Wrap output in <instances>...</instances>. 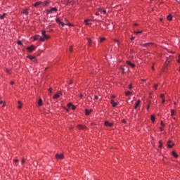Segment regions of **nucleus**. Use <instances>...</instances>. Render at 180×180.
Masks as SVG:
<instances>
[{"instance_id": "obj_1", "label": "nucleus", "mask_w": 180, "mask_h": 180, "mask_svg": "<svg viewBox=\"0 0 180 180\" xmlns=\"http://www.w3.org/2000/svg\"><path fill=\"white\" fill-rule=\"evenodd\" d=\"M63 20H64L65 23L61 22V20L58 18H57L56 19V23H58V25H61V26H63V27H64V26L65 25H68V26H72L71 23H70V22L68 21V20H67V18H64Z\"/></svg>"}, {"instance_id": "obj_2", "label": "nucleus", "mask_w": 180, "mask_h": 180, "mask_svg": "<svg viewBox=\"0 0 180 180\" xmlns=\"http://www.w3.org/2000/svg\"><path fill=\"white\" fill-rule=\"evenodd\" d=\"M28 53H32V51H34L36 50V47L34 45H32L27 48Z\"/></svg>"}, {"instance_id": "obj_3", "label": "nucleus", "mask_w": 180, "mask_h": 180, "mask_svg": "<svg viewBox=\"0 0 180 180\" xmlns=\"http://www.w3.org/2000/svg\"><path fill=\"white\" fill-rule=\"evenodd\" d=\"M58 9L56 7H53L49 10H47V13H53V12H57Z\"/></svg>"}, {"instance_id": "obj_4", "label": "nucleus", "mask_w": 180, "mask_h": 180, "mask_svg": "<svg viewBox=\"0 0 180 180\" xmlns=\"http://www.w3.org/2000/svg\"><path fill=\"white\" fill-rule=\"evenodd\" d=\"M42 36L45 40H49V39H50V36L46 34V31L42 32Z\"/></svg>"}, {"instance_id": "obj_5", "label": "nucleus", "mask_w": 180, "mask_h": 180, "mask_svg": "<svg viewBox=\"0 0 180 180\" xmlns=\"http://www.w3.org/2000/svg\"><path fill=\"white\" fill-rule=\"evenodd\" d=\"M105 126L107 127H112L113 126V124L112 122H109L108 121H105L104 122Z\"/></svg>"}, {"instance_id": "obj_6", "label": "nucleus", "mask_w": 180, "mask_h": 180, "mask_svg": "<svg viewBox=\"0 0 180 180\" xmlns=\"http://www.w3.org/2000/svg\"><path fill=\"white\" fill-rule=\"evenodd\" d=\"M56 158L57 160H63V158H64V155H63V154H60V155L56 154Z\"/></svg>"}, {"instance_id": "obj_7", "label": "nucleus", "mask_w": 180, "mask_h": 180, "mask_svg": "<svg viewBox=\"0 0 180 180\" xmlns=\"http://www.w3.org/2000/svg\"><path fill=\"white\" fill-rule=\"evenodd\" d=\"M98 11L99 13H101L103 15H106V10H104L103 8H98Z\"/></svg>"}, {"instance_id": "obj_8", "label": "nucleus", "mask_w": 180, "mask_h": 180, "mask_svg": "<svg viewBox=\"0 0 180 180\" xmlns=\"http://www.w3.org/2000/svg\"><path fill=\"white\" fill-rule=\"evenodd\" d=\"M127 64L130 65L131 68H134V67H136V65H134V63H131L130 60H127Z\"/></svg>"}, {"instance_id": "obj_9", "label": "nucleus", "mask_w": 180, "mask_h": 180, "mask_svg": "<svg viewBox=\"0 0 180 180\" xmlns=\"http://www.w3.org/2000/svg\"><path fill=\"white\" fill-rule=\"evenodd\" d=\"M61 92H58V94H55L53 96V99H58V98H60V96H61Z\"/></svg>"}, {"instance_id": "obj_10", "label": "nucleus", "mask_w": 180, "mask_h": 180, "mask_svg": "<svg viewBox=\"0 0 180 180\" xmlns=\"http://www.w3.org/2000/svg\"><path fill=\"white\" fill-rule=\"evenodd\" d=\"M140 103H141V101L138 100L135 104L134 109H137L139 108V106H140Z\"/></svg>"}, {"instance_id": "obj_11", "label": "nucleus", "mask_w": 180, "mask_h": 180, "mask_svg": "<svg viewBox=\"0 0 180 180\" xmlns=\"http://www.w3.org/2000/svg\"><path fill=\"white\" fill-rule=\"evenodd\" d=\"M92 112V110H88V109H86L85 110V115L86 116H89V115H91V112Z\"/></svg>"}, {"instance_id": "obj_12", "label": "nucleus", "mask_w": 180, "mask_h": 180, "mask_svg": "<svg viewBox=\"0 0 180 180\" xmlns=\"http://www.w3.org/2000/svg\"><path fill=\"white\" fill-rule=\"evenodd\" d=\"M77 128L80 129V130H85V129H86V127L85 125H78Z\"/></svg>"}, {"instance_id": "obj_13", "label": "nucleus", "mask_w": 180, "mask_h": 180, "mask_svg": "<svg viewBox=\"0 0 180 180\" xmlns=\"http://www.w3.org/2000/svg\"><path fill=\"white\" fill-rule=\"evenodd\" d=\"M110 103H111V105H112L113 108H115L117 105V103L116 102H115L114 100H111Z\"/></svg>"}, {"instance_id": "obj_14", "label": "nucleus", "mask_w": 180, "mask_h": 180, "mask_svg": "<svg viewBox=\"0 0 180 180\" xmlns=\"http://www.w3.org/2000/svg\"><path fill=\"white\" fill-rule=\"evenodd\" d=\"M38 105L39 106H42L43 105V100L41 98H39L38 101Z\"/></svg>"}, {"instance_id": "obj_15", "label": "nucleus", "mask_w": 180, "mask_h": 180, "mask_svg": "<svg viewBox=\"0 0 180 180\" xmlns=\"http://www.w3.org/2000/svg\"><path fill=\"white\" fill-rule=\"evenodd\" d=\"M171 141H168V142H167V147L169 148H172V146H174V144H171Z\"/></svg>"}, {"instance_id": "obj_16", "label": "nucleus", "mask_w": 180, "mask_h": 180, "mask_svg": "<svg viewBox=\"0 0 180 180\" xmlns=\"http://www.w3.org/2000/svg\"><path fill=\"white\" fill-rule=\"evenodd\" d=\"M41 4H43V2L37 1L34 4V6H39V5H41Z\"/></svg>"}, {"instance_id": "obj_17", "label": "nucleus", "mask_w": 180, "mask_h": 180, "mask_svg": "<svg viewBox=\"0 0 180 180\" xmlns=\"http://www.w3.org/2000/svg\"><path fill=\"white\" fill-rule=\"evenodd\" d=\"M30 60H32V61H34V63H36V61H37V59H36V57H34V56H30Z\"/></svg>"}, {"instance_id": "obj_18", "label": "nucleus", "mask_w": 180, "mask_h": 180, "mask_svg": "<svg viewBox=\"0 0 180 180\" xmlns=\"http://www.w3.org/2000/svg\"><path fill=\"white\" fill-rule=\"evenodd\" d=\"M167 18V20H172V15L169 14Z\"/></svg>"}, {"instance_id": "obj_19", "label": "nucleus", "mask_w": 180, "mask_h": 180, "mask_svg": "<svg viewBox=\"0 0 180 180\" xmlns=\"http://www.w3.org/2000/svg\"><path fill=\"white\" fill-rule=\"evenodd\" d=\"M172 155H173V157H174V158H178V154H176V153H175V151L172 152Z\"/></svg>"}, {"instance_id": "obj_20", "label": "nucleus", "mask_w": 180, "mask_h": 180, "mask_svg": "<svg viewBox=\"0 0 180 180\" xmlns=\"http://www.w3.org/2000/svg\"><path fill=\"white\" fill-rule=\"evenodd\" d=\"M18 109H22V102L21 101H18Z\"/></svg>"}, {"instance_id": "obj_21", "label": "nucleus", "mask_w": 180, "mask_h": 180, "mask_svg": "<svg viewBox=\"0 0 180 180\" xmlns=\"http://www.w3.org/2000/svg\"><path fill=\"white\" fill-rule=\"evenodd\" d=\"M88 22H91V20H89V19L85 20H84L85 25H91V24H89Z\"/></svg>"}, {"instance_id": "obj_22", "label": "nucleus", "mask_w": 180, "mask_h": 180, "mask_svg": "<svg viewBox=\"0 0 180 180\" xmlns=\"http://www.w3.org/2000/svg\"><path fill=\"white\" fill-rule=\"evenodd\" d=\"M39 38H40V36H39V35H35V36L34 37V40H39Z\"/></svg>"}, {"instance_id": "obj_23", "label": "nucleus", "mask_w": 180, "mask_h": 180, "mask_svg": "<svg viewBox=\"0 0 180 180\" xmlns=\"http://www.w3.org/2000/svg\"><path fill=\"white\" fill-rule=\"evenodd\" d=\"M5 16H6V13H4L2 15H0V19H5Z\"/></svg>"}, {"instance_id": "obj_24", "label": "nucleus", "mask_w": 180, "mask_h": 180, "mask_svg": "<svg viewBox=\"0 0 180 180\" xmlns=\"http://www.w3.org/2000/svg\"><path fill=\"white\" fill-rule=\"evenodd\" d=\"M22 13H24L25 15H29V12L27 11V9H25L22 11Z\"/></svg>"}, {"instance_id": "obj_25", "label": "nucleus", "mask_w": 180, "mask_h": 180, "mask_svg": "<svg viewBox=\"0 0 180 180\" xmlns=\"http://www.w3.org/2000/svg\"><path fill=\"white\" fill-rule=\"evenodd\" d=\"M87 40H88L89 46H90L91 44L92 43V39H91V38H88Z\"/></svg>"}, {"instance_id": "obj_26", "label": "nucleus", "mask_w": 180, "mask_h": 180, "mask_svg": "<svg viewBox=\"0 0 180 180\" xmlns=\"http://www.w3.org/2000/svg\"><path fill=\"white\" fill-rule=\"evenodd\" d=\"M49 4H50V2L45 1L44 3H42V5H43V6H46L49 5Z\"/></svg>"}, {"instance_id": "obj_27", "label": "nucleus", "mask_w": 180, "mask_h": 180, "mask_svg": "<svg viewBox=\"0 0 180 180\" xmlns=\"http://www.w3.org/2000/svg\"><path fill=\"white\" fill-rule=\"evenodd\" d=\"M151 120L153 123L155 122V117L154 115H151Z\"/></svg>"}, {"instance_id": "obj_28", "label": "nucleus", "mask_w": 180, "mask_h": 180, "mask_svg": "<svg viewBox=\"0 0 180 180\" xmlns=\"http://www.w3.org/2000/svg\"><path fill=\"white\" fill-rule=\"evenodd\" d=\"M105 40H106V39L102 37L100 39V43H103V41H105Z\"/></svg>"}, {"instance_id": "obj_29", "label": "nucleus", "mask_w": 180, "mask_h": 180, "mask_svg": "<svg viewBox=\"0 0 180 180\" xmlns=\"http://www.w3.org/2000/svg\"><path fill=\"white\" fill-rule=\"evenodd\" d=\"M125 95H126V96H129V95H131V91H127V92H125Z\"/></svg>"}, {"instance_id": "obj_30", "label": "nucleus", "mask_w": 180, "mask_h": 180, "mask_svg": "<svg viewBox=\"0 0 180 180\" xmlns=\"http://www.w3.org/2000/svg\"><path fill=\"white\" fill-rule=\"evenodd\" d=\"M151 44H153L152 43H146V44H143V46L144 47H147V46H150V45H151Z\"/></svg>"}, {"instance_id": "obj_31", "label": "nucleus", "mask_w": 180, "mask_h": 180, "mask_svg": "<svg viewBox=\"0 0 180 180\" xmlns=\"http://www.w3.org/2000/svg\"><path fill=\"white\" fill-rule=\"evenodd\" d=\"M174 115H175V110H171V116H174Z\"/></svg>"}, {"instance_id": "obj_32", "label": "nucleus", "mask_w": 180, "mask_h": 180, "mask_svg": "<svg viewBox=\"0 0 180 180\" xmlns=\"http://www.w3.org/2000/svg\"><path fill=\"white\" fill-rule=\"evenodd\" d=\"M44 37H39V41H44Z\"/></svg>"}, {"instance_id": "obj_33", "label": "nucleus", "mask_w": 180, "mask_h": 180, "mask_svg": "<svg viewBox=\"0 0 180 180\" xmlns=\"http://www.w3.org/2000/svg\"><path fill=\"white\" fill-rule=\"evenodd\" d=\"M159 147L160 148H162V142H161V141H159Z\"/></svg>"}, {"instance_id": "obj_34", "label": "nucleus", "mask_w": 180, "mask_h": 180, "mask_svg": "<svg viewBox=\"0 0 180 180\" xmlns=\"http://www.w3.org/2000/svg\"><path fill=\"white\" fill-rule=\"evenodd\" d=\"M2 103H3V107H4L5 103L1 100V97H0V104L2 105Z\"/></svg>"}, {"instance_id": "obj_35", "label": "nucleus", "mask_w": 180, "mask_h": 180, "mask_svg": "<svg viewBox=\"0 0 180 180\" xmlns=\"http://www.w3.org/2000/svg\"><path fill=\"white\" fill-rule=\"evenodd\" d=\"M6 72H7V74H11V70L9 69H6Z\"/></svg>"}, {"instance_id": "obj_36", "label": "nucleus", "mask_w": 180, "mask_h": 180, "mask_svg": "<svg viewBox=\"0 0 180 180\" xmlns=\"http://www.w3.org/2000/svg\"><path fill=\"white\" fill-rule=\"evenodd\" d=\"M53 89L52 88H49V94H53Z\"/></svg>"}, {"instance_id": "obj_37", "label": "nucleus", "mask_w": 180, "mask_h": 180, "mask_svg": "<svg viewBox=\"0 0 180 180\" xmlns=\"http://www.w3.org/2000/svg\"><path fill=\"white\" fill-rule=\"evenodd\" d=\"M72 110H75L77 109V107L73 105L72 106Z\"/></svg>"}, {"instance_id": "obj_38", "label": "nucleus", "mask_w": 180, "mask_h": 180, "mask_svg": "<svg viewBox=\"0 0 180 180\" xmlns=\"http://www.w3.org/2000/svg\"><path fill=\"white\" fill-rule=\"evenodd\" d=\"M73 105L71 103H69L68 104V108H71V106H72Z\"/></svg>"}, {"instance_id": "obj_39", "label": "nucleus", "mask_w": 180, "mask_h": 180, "mask_svg": "<svg viewBox=\"0 0 180 180\" xmlns=\"http://www.w3.org/2000/svg\"><path fill=\"white\" fill-rule=\"evenodd\" d=\"M160 124L161 126H162L164 127V126H165V124H164V122L161 121L160 122Z\"/></svg>"}, {"instance_id": "obj_40", "label": "nucleus", "mask_w": 180, "mask_h": 180, "mask_svg": "<svg viewBox=\"0 0 180 180\" xmlns=\"http://www.w3.org/2000/svg\"><path fill=\"white\" fill-rule=\"evenodd\" d=\"M69 51H70V53H72V46H70V47L69 48Z\"/></svg>"}, {"instance_id": "obj_41", "label": "nucleus", "mask_w": 180, "mask_h": 180, "mask_svg": "<svg viewBox=\"0 0 180 180\" xmlns=\"http://www.w3.org/2000/svg\"><path fill=\"white\" fill-rule=\"evenodd\" d=\"M94 98L96 99V101H98V99H99V96H94Z\"/></svg>"}, {"instance_id": "obj_42", "label": "nucleus", "mask_w": 180, "mask_h": 180, "mask_svg": "<svg viewBox=\"0 0 180 180\" xmlns=\"http://www.w3.org/2000/svg\"><path fill=\"white\" fill-rule=\"evenodd\" d=\"M164 96H165V94H161L160 95V98H162V99H164Z\"/></svg>"}, {"instance_id": "obj_43", "label": "nucleus", "mask_w": 180, "mask_h": 180, "mask_svg": "<svg viewBox=\"0 0 180 180\" xmlns=\"http://www.w3.org/2000/svg\"><path fill=\"white\" fill-rule=\"evenodd\" d=\"M129 89H131V88H133V86H131V84H130L129 86H128Z\"/></svg>"}, {"instance_id": "obj_44", "label": "nucleus", "mask_w": 180, "mask_h": 180, "mask_svg": "<svg viewBox=\"0 0 180 180\" xmlns=\"http://www.w3.org/2000/svg\"><path fill=\"white\" fill-rule=\"evenodd\" d=\"M14 162H19V160L18 159L14 160Z\"/></svg>"}, {"instance_id": "obj_45", "label": "nucleus", "mask_w": 180, "mask_h": 180, "mask_svg": "<svg viewBox=\"0 0 180 180\" xmlns=\"http://www.w3.org/2000/svg\"><path fill=\"white\" fill-rule=\"evenodd\" d=\"M18 44L22 45V41H18Z\"/></svg>"}, {"instance_id": "obj_46", "label": "nucleus", "mask_w": 180, "mask_h": 180, "mask_svg": "<svg viewBox=\"0 0 180 180\" xmlns=\"http://www.w3.org/2000/svg\"><path fill=\"white\" fill-rule=\"evenodd\" d=\"M10 84H11V85H13V84H15V82L11 81V82H10Z\"/></svg>"}, {"instance_id": "obj_47", "label": "nucleus", "mask_w": 180, "mask_h": 180, "mask_svg": "<svg viewBox=\"0 0 180 180\" xmlns=\"http://www.w3.org/2000/svg\"><path fill=\"white\" fill-rule=\"evenodd\" d=\"M157 86H158V84H155L154 86L155 89H157Z\"/></svg>"}, {"instance_id": "obj_48", "label": "nucleus", "mask_w": 180, "mask_h": 180, "mask_svg": "<svg viewBox=\"0 0 180 180\" xmlns=\"http://www.w3.org/2000/svg\"><path fill=\"white\" fill-rule=\"evenodd\" d=\"M21 164H25V159L22 160Z\"/></svg>"}, {"instance_id": "obj_49", "label": "nucleus", "mask_w": 180, "mask_h": 180, "mask_svg": "<svg viewBox=\"0 0 180 180\" xmlns=\"http://www.w3.org/2000/svg\"><path fill=\"white\" fill-rule=\"evenodd\" d=\"M165 103V99L162 98V103Z\"/></svg>"}, {"instance_id": "obj_50", "label": "nucleus", "mask_w": 180, "mask_h": 180, "mask_svg": "<svg viewBox=\"0 0 180 180\" xmlns=\"http://www.w3.org/2000/svg\"><path fill=\"white\" fill-rule=\"evenodd\" d=\"M96 16H99V12L96 13Z\"/></svg>"}, {"instance_id": "obj_51", "label": "nucleus", "mask_w": 180, "mask_h": 180, "mask_svg": "<svg viewBox=\"0 0 180 180\" xmlns=\"http://www.w3.org/2000/svg\"><path fill=\"white\" fill-rule=\"evenodd\" d=\"M134 39H135L134 37H131V40L133 41V40H134Z\"/></svg>"}, {"instance_id": "obj_52", "label": "nucleus", "mask_w": 180, "mask_h": 180, "mask_svg": "<svg viewBox=\"0 0 180 180\" xmlns=\"http://www.w3.org/2000/svg\"><path fill=\"white\" fill-rule=\"evenodd\" d=\"M135 33L137 34V33H141V31L135 32Z\"/></svg>"}, {"instance_id": "obj_53", "label": "nucleus", "mask_w": 180, "mask_h": 180, "mask_svg": "<svg viewBox=\"0 0 180 180\" xmlns=\"http://www.w3.org/2000/svg\"><path fill=\"white\" fill-rule=\"evenodd\" d=\"M69 84L71 85V84H72V80H70Z\"/></svg>"}, {"instance_id": "obj_54", "label": "nucleus", "mask_w": 180, "mask_h": 180, "mask_svg": "<svg viewBox=\"0 0 180 180\" xmlns=\"http://www.w3.org/2000/svg\"><path fill=\"white\" fill-rule=\"evenodd\" d=\"M179 60H178V63H180V55H179Z\"/></svg>"}, {"instance_id": "obj_55", "label": "nucleus", "mask_w": 180, "mask_h": 180, "mask_svg": "<svg viewBox=\"0 0 180 180\" xmlns=\"http://www.w3.org/2000/svg\"><path fill=\"white\" fill-rule=\"evenodd\" d=\"M115 41L116 42V43H119V40H115Z\"/></svg>"}, {"instance_id": "obj_56", "label": "nucleus", "mask_w": 180, "mask_h": 180, "mask_svg": "<svg viewBox=\"0 0 180 180\" xmlns=\"http://www.w3.org/2000/svg\"><path fill=\"white\" fill-rule=\"evenodd\" d=\"M81 98H83L84 95L83 94H80L79 96Z\"/></svg>"}, {"instance_id": "obj_57", "label": "nucleus", "mask_w": 180, "mask_h": 180, "mask_svg": "<svg viewBox=\"0 0 180 180\" xmlns=\"http://www.w3.org/2000/svg\"><path fill=\"white\" fill-rule=\"evenodd\" d=\"M148 109H150V105H148L147 110H148Z\"/></svg>"}, {"instance_id": "obj_58", "label": "nucleus", "mask_w": 180, "mask_h": 180, "mask_svg": "<svg viewBox=\"0 0 180 180\" xmlns=\"http://www.w3.org/2000/svg\"><path fill=\"white\" fill-rule=\"evenodd\" d=\"M152 70H153V71H154V70H155L153 66H152Z\"/></svg>"}, {"instance_id": "obj_59", "label": "nucleus", "mask_w": 180, "mask_h": 180, "mask_svg": "<svg viewBox=\"0 0 180 180\" xmlns=\"http://www.w3.org/2000/svg\"><path fill=\"white\" fill-rule=\"evenodd\" d=\"M160 129L161 131H162V127H160Z\"/></svg>"}, {"instance_id": "obj_60", "label": "nucleus", "mask_w": 180, "mask_h": 180, "mask_svg": "<svg viewBox=\"0 0 180 180\" xmlns=\"http://www.w3.org/2000/svg\"><path fill=\"white\" fill-rule=\"evenodd\" d=\"M112 98H115V96H112Z\"/></svg>"}, {"instance_id": "obj_61", "label": "nucleus", "mask_w": 180, "mask_h": 180, "mask_svg": "<svg viewBox=\"0 0 180 180\" xmlns=\"http://www.w3.org/2000/svg\"><path fill=\"white\" fill-rule=\"evenodd\" d=\"M160 20L162 21V18H160Z\"/></svg>"}, {"instance_id": "obj_62", "label": "nucleus", "mask_w": 180, "mask_h": 180, "mask_svg": "<svg viewBox=\"0 0 180 180\" xmlns=\"http://www.w3.org/2000/svg\"><path fill=\"white\" fill-rule=\"evenodd\" d=\"M135 26H137V24H135Z\"/></svg>"}, {"instance_id": "obj_63", "label": "nucleus", "mask_w": 180, "mask_h": 180, "mask_svg": "<svg viewBox=\"0 0 180 180\" xmlns=\"http://www.w3.org/2000/svg\"><path fill=\"white\" fill-rule=\"evenodd\" d=\"M173 119L175 120V117H173Z\"/></svg>"}]
</instances>
